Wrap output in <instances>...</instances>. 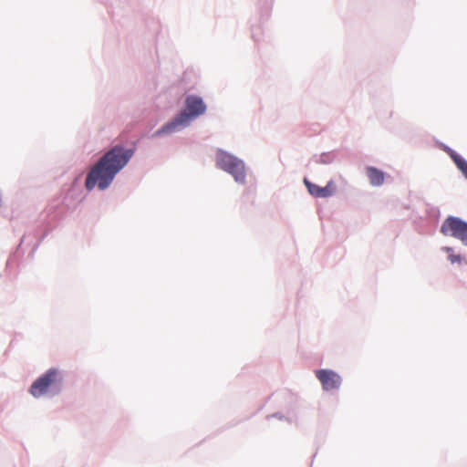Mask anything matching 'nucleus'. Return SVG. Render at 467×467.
Returning <instances> with one entry per match:
<instances>
[{
    "label": "nucleus",
    "mask_w": 467,
    "mask_h": 467,
    "mask_svg": "<svg viewBox=\"0 0 467 467\" xmlns=\"http://www.w3.org/2000/svg\"><path fill=\"white\" fill-rule=\"evenodd\" d=\"M369 182L373 186H380L384 182V172L375 167H368L366 170Z\"/></svg>",
    "instance_id": "obj_8"
},
{
    "label": "nucleus",
    "mask_w": 467,
    "mask_h": 467,
    "mask_svg": "<svg viewBox=\"0 0 467 467\" xmlns=\"http://www.w3.org/2000/svg\"><path fill=\"white\" fill-rule=\"evenodd\" d=\"M186 109L181 112L171 122L163 126L156 133H170L178 127L186 126L190 123L191 119L202 115L206 110V105L203 100L197 96H188L185 99Z\"/></svg>",
    "instance_id": "obj_2"
},
{
    "label": "nucleus",
    "mask_w": 467,
    "mask_h": 467,
    "mask_svg": "<svg viewBox=\"0 0 467 467\" xmlns=\"http://www.w3.org/2000/svg\"><path fill=\"white\" fill-rule=\"evenodd\" d=\"M133 153V150L120 146H115L106 152L88 172L85 182L87 190L91 191L96 185L99 190L107 189Z\"/></svg>",
    "instance_id": "obj_1"
},
{
    "label": "nucleus",
    "mask_w": 467,
    "mask_h": 467,
    "mask_svg": "<svg viewBox=\"0 0 467 467\" xmlns=\"http://www.w3.org/2000/svg\"><path fill=\"white\" fill-rule=\"evenodd\" d=\"M305 184L307 187L309 193L315 197L326 198L331 196L335 192V186L332 182H329L325 187L313 184L307 180H305Z\"/></svg>",
    "instance_id": "obj_7"
},
{
    "label": "nucleus",
    "mask_w": 467,
    "mask_h": 467,
    "mask_svg": "<svg viewBox=\"0 0 467 467\" xmlns=\"http://www.w3.org/2000/svg\"><path fill=\"white\" fill-rule=\"evenodd\" d=\"M441 233L464 240L467 234V223L455 217L447 218L441 225Z\"/></svg>",
    "instance_id": "obj_5"
},
{
    "label": "nucleus",
    "mask_w": 467,
    "mask_h": 467,
    "mask_svg": "<svg viewBox=\"0 0 467 467\" xmlns=\"http://www.w3.org/2000/svg\"><path fill=\"white\" fill-rule=\"evenodd\" d=\"M216 165L221 170L230 173L237 182H244L245 167L243 161L225 151L219 150L216 154Z\"/></svg>",
    "instance_id": "obj_3"
},
{
    "label": "nucleus",
    "mask_w": 467,
    "mask_h": 467,
    "mask_svg": "<svg viewBox=\"0 0 467 467\" xmlns=\"http://www.w3.org/2000/svg\"><path fill=\"white\" fill-rule=\"evenodd\" d=\"M316 377L319 379L322 387L326 390L338 389L341 384V378L338 374L328 369H320L316 371Z\"/></svg>",
    "instance_id": "obj_6"
},
{
    "label": "nucleus",
    "mask_w": 467,
    "mask_h": 467,
    "mask_svg": "<svg viewBox=\"0 0 467 467\" xmlns=\"http://www.w3.org/2000/svg\"><path fill=\"white\" fill-rule=\"evenodd\" d=\"M445 250H446L448 253H450V254H449V257H448V258H449V260L451 261V264H455V263L460 264V263L462 262V258H461V256H460V255L453 254H451V248L447 247V248H445Z\"/></svg>",
    "instance_id": "obj_10"
},
{
    "label": "nucleus",
    "mask_w": 467,
    "mask_h": 467,
    "mask_svg": "<svg viewBox=\"0 0 467 467\" xmlns=\"http://www.w3.org/2000/svg\"><path fill=\"white\" fill-rule=\"evenodd\" d=\"M60 381L59 372L54 368L48 369L32 384L30 393L35 398H39L46 394L51 386Z\"/></svg>",
    "instance_id": "obj_4"
},
{
    "label": "nucleus",
    "mask_w": 467,
    "mask_h": 467,
    "mask_svg": "<svg viewBox=\"0 0 467 467\" xmlns=\"http://www.w3.org/2000/svg\"><path fill=\"white\" fill-rule=\"evenodd\" d=\"M450 155L451 159L454 161L456 165L460 168V170L467 176V163L462 158H460L455 152L451 151Z\"/></svg>",
    "instance_id": "obj_9"
}]
</instances>
